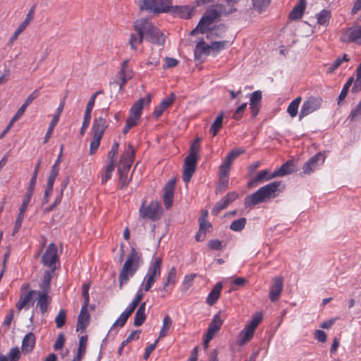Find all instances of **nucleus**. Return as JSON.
Segmentation results:
<instances>
[{
	"mask_svg": "<svg viewBox=\"0 0 361 361\" xmlns=\"http://www.w3.org/2000/svg\"><path fill=\"white\" fill-rule=\"evenodd\" d=\"M215 8H216V10L218 13H219V16L221 17L222 15L228 16L230 15L235 11H236V8L234 7H229L228 8H226V6L224 4H214Z\"/></svg>",
	"mask_w": 361,
	"mask_h": 361,
	"instance_id": "nucleus-52",
	"label": "nucleus"
},
{
	"mask_svg": "<svg viewBox=\"0 0 361 361\" xmlns=\"http://www.w3.org/2000/svg\"><path fill=\"white\" fill-rule=\"evenodd\" d=\"M8 361H18L20 357V353L18 347L13 348L6 356Z\"/></svg>",
	"mask_w": 361,
	"mask_h": 361,
	"instance_id": "nucleus-58",
	"label": "nucleus"
},
{
	"mask_svg": "<svg viewBox=\"0 0 361 361\" xmlns=\"http://www.w3.org/2000/svg\"><path fill=\"white\" fill-rule=\"evenodd\" d=\"M230 166L224 161L219 166V177L229 178Z\"/></svg>",
	"mask_w": 361,
	"mask_h": 361,
	"instance_id": "nucleus-63",
	"label": "nucleus"
},
{
	"mask_svg": "<svg viewBox=\"0 0 361 361\" xmlns=\"http://www.w3.org/2000/svg\"><path fill=\"white\" fill-rule=\"evenodd\" d=\"M129 59H126L123 63L120 71L118 73L117 77H120V81H114L119 85V89L121 90L126 85L128 80L133 77V73L131 68L128 66Z\"/></svg>",
	"mask_w": 361,
	"mask_h": 361,
	"instance_id": "nucleus-13",
	"label": "nucleus"
},
{
	"mask_svg": "<svg viewBox=\"0 0 361 361\" xmlns=\"http://www.w3.org/2000/svg\"><path fill=\"white\" fill-rule=\"evenodd\" d=\"M39 92L38 90H35L25 99L23 105L19 108L23 113H25L27 107L32 104V102L39 97Z\"/></svg>",
	"mask_w": 361,
	"mask_h": 361,
	"instance_id": "nucleus-49",
	"label": "nucleus"
},
{
	"mask_svg": "<svg viewBox=\"0 0 361 361\" xmlns=\"http://www.w3.org/2000/svg\"><path fill=\"white\" fill-rule=\"evenodd\" d=\"M63 107H64V101H63L62 102L60 103L59 106H58V108L56 110L55 114H54V116L52 117V120L51 121V122L49 123V128H48L47 131L44 136V143H47L49 141V140L50 139V137L53 133L54 129L59 120V117H60V115L63 109Z\"/></svg>",
	"mask_w": 361,
	"mask_h": 361,
	"instance_id": "nucleus-21",
	"label": "nucleus"
},
{
	"mask_svg": "<svg viewBox=\"0 0 361 361\" xmlns=\"http://www.w3.org/2000/svg\"><path fill=\"white\" fill-rule=\"evenodd\" d=\"M196 276L197 274H190L185 276L183 281V286L185 290H187L192 286V283Z\"/></svg>",
	"mask_w": 361,
	"mask_h": 361,
	"instance_id": "nucleus-62",
	"label": "nucleus"
},
{
	"mask_svg": "<svg viewBox=\"0 0 361 361\" xmlns=\"http://www.w3.org/2000/svg\"><path fill=\"white\" fill-rule=\"evenodd\" d=\"M219 18V13H218L215 6L212 5L209 6L200 20L198 25L190 32V35H195L197 32H200L202 34L207 33V39H211L213 37H219L216 29L220 30L221 32H225V26L221 24L216 27L209 29V27Z\"/></svg>",
	"mask_w": 361,
	"mask_h": 361,
	"instance_id": "nucleus-1",
	"label": "nucleus"
},
{
	"mask_svg": "<svg viewBox=\"0 0 361 361\" xmlns=\"http://www.w3.org/2000/svg\"><path fill=\"white\" fill-rule=\"evenodd\" d=\"M175 185V179H170L164 186L163 202L166 209H170L173 204Z\"/></svg>",
	"mask_w": 361,
	"mask_h": 361,
	"instance_id": "nucleus-14",
	"label": "nucleus"
},
{
	"mask_svg": "<svg viewBox=\"0 0 361 361\" xmlns=\"http://www.w3.org/2000/svg\"><path fill=\"white\" fill-rule=\"evenodd\" d=\"M135 150L132 145H128V149L121 154L120 161L132 164L135 158Z\"/></svg>",
	"mask_w": 361,
	"mask_h": 361,
	"instance_id": "nucleus-34",
	"label": "nucleus"
},
{
	"mask_svg": "<svg viewBox=\"0 0 361 361\" xmlns=\"http://www.w3.org/2000/svg\"><path fill=\"white\" fill-rule=\"evenodd\" d=\"M66 312L64 310L62 309L59 312L58 314L55 318V323L56 327L59 329L62 328L66 323Z\"/></svg>",
	"mask_w": 361,
	"mask_h": 361,
	"instance_id": "nucleus-53",
	"label": "nucleus"
},
{
	"mask_svg": "<svg viewBox=\"0 0 361 361\" xmlns=\"http://www.w3.org/2000/svg\"><path fill=\"white\" fill-rule=\"evenodd\" d=\"M252 8L259 13H261L269 6L271 0H252Z\"/></svg>",
	"mask_w": 361,
	"mask_h": 361,
	"instance_id": "nucleus-43",
	"label": "nucleus"
},
{
	"mask_svg": "<svg viewBox=\"0 0 361 361\" xmlns=\"http://www.w3.org/2000/svg\"><path fill=\"white\" fill-rule=\"evenodd\" d=\"M87 342V338L86 336H82L80 338L78 355L77 357L74 359L75 361H81L82 357L85 353Z\"/></svg>",
	"mask_w": 361,
	"mask_h": 361,
	"instance_id": "nucleus-41",
	"label": "nucleus"
},
{
	"mask_svg": "<svg viewBox=\"0 0 361 361\" xmlns=\"http://www.w3.org/2000/svg\"><path fill=\"white\" fill-rule=\"evenodd\" d=\"M90 315L88 309L82 307L78 318L77 331H84L89 324Z\"/></svg>",
	"mask_w": 361,
	"mask_h": 361,
	"instance_id": "nucleus-26",
	"label": "nucleus"
},
{
	"mask_svg": "<svg viewBox=\"0 0 361 361\" xmlns=\"http://www.w3.org/2000/svg\"><path fill=\"white\" fill-rule=\"evenodd\" d=\"M176 269L173 267L169 271L168 276L166 278V281L164 283V286L162 288V291H167V287L169 284H173L176 281Z\"/></svg>",
	"mask_w": 361,
	"mask_h": 361,
	"instance_id": "nucleus-48",
	"label": "nucleus"
},
{
	"mask_svg": "<svg viewBox=\"0 0 361 361\" xmlns=\"http://www.w3.org/2000/svg\"><path fill=\"white\" fill-rule=\"evenodd\" d=\"M198 158L197 155L192 154H188L184 161L183 165V180L187 183H188L192 175L194 174Z\"/></svg>",
	"mask_w": 361,
	"mask_h": 361,
	"instance_id": "nucleus-9",
	"label": "nucleus"
},
{
	"mask_svg": "<svg viewBox=\"0 0 361 361\" xmlns=\"http://www.w3.org/2000/svg\"><path fill=\"white\" fill-rule=\"evenodd\" d=\"M324 156L321 152L317 153L305 162L302 166V173L310 174L314 172L324 161Z\"/></svg>",
	"mask_w": 361,
	"mask_h": 361,
	"instance_id": "nucleus-10",
	"label": "nucleus"
},
{
	"mask_svg": "<svg viewBox=\"0 0 361 361\" xmlns=\"http://www.w3.org/2000/svg\"><path fill=\"white\" fill-rule=\"evenodd\" d=\"M245 150L243 148H235L231 151L230 153H228L226 157L224 162L227 163L228 164L231 165V162L236 159L238 157H239L240 154H244Z\"/></svg>",
	"mask_w": 361,
	"mask_h": 361,
	"instance_id": "nucleus-44",
	"label": "nucleus"
},
{
	"mask_svg": "<svg viewBox=\"0 0 361 361\" xmlns=\"http://www.w3.org/2000/svg\"><path fill=\"white\" fill-rule=\"evenodd\" d=\"M265 200H266L259 191V189H258L256 192L245 197V207H250L252 205H256L259 203L263 202Z\"/></svg>",
	"mask_w": 361,
	"mask_h": 361,
	"instance_id": "nucleus-28",
	"label": "nucleus"
},
{
	"mask_svg": "<svg viewBox=\"0 0 361 361\" xmlns=\"http://www.w3.org/2000/svg\"><path fill=\"white\" fill-rule=\"evenodd\" d=\"M115 168V163L109 162L107 166L104 167V174L102 177V183L104 184L111 178L112 173Z\"/></svg>",
	"mask_w": 361,
	"mask_h": 361,
	"instance_id": "nucleus-51",
	"label": "nucleus"
},
{
	"mask_svg": "<svg viewBox=\"0 0 361 361\" xmlns=\"http://www.w3.org/2000/svg\"><path fill=\"white\" fill-rule=\"evenodd\" d=\"M353 82V78L351 77L348 78L346 83L344 85L341 92H340V103L343 101L348 92L349 88L352 85V83Z\"/></svg>",
	"mask_w": 361,
	"mask_h": 361,
	"instance_id": "nucleus-57",
	"label": "nucleus"
},
{
	"mask_svg": "<svg viewBox=\"0 0 361 361\" xmlns=\"http://www.w3.org/2000/svg\"><path fill=\"white\" fill-rule=\"evenodd\" d=\"M341 40L348 42H356L361 44V25L349 27L343 33Z\"/></svg>",
	"mask_w": 361,
	"mask_h": 361,
	"instance_id": "nucleus-16",
	"label": "nucleus"
},
{
	"mask_svg": "<svg viewBox=\"0 0 361 361\" xmlns=\"http://www.w3.org/2000/svg\"><path fill=\"white\" fill-rule=\"evenodd\" d=\"M108 126L109 123L102 116L95 118L91 128L92 135L102 137Z\"/></svg>",
	"mask_w": 361,
	"mask_h": 361,
	"instance_id": "nucleus-19",
	"label": "nucleus"
},
{
	"mask_svg": "<svg viewBox=\"0 0 361 361\" xmlns=\"http://www.w3.org/2000/svg\"><path fill=\"white\" fill-rule=\"evenodd\" d=\"M172 324L173 322L170 316L166 315L163 319V324L159 331V335L158 337L159 339L163 338L168 334L170 329L172 326Z\"/></svg>",
	"mask_w": 361,
	"mask_h": 361,
	"instance_id": "nucleus-37",
	"label": "nucleus"
},
{
	"mask_svg": "<svg viewBox=\"0 0 361 361\" xmlns=\"http://www.w3.org/2000/svg\"><path fill=\"white\" fill-rule=\"evenodd\" d=\"M140 216L142 218H147L153 221L156 220L158 216L157 204L151 202L147 207H145L143 203L140 208Z\"/></svg>",
	"mask_w": 361,
	"mask_h": 361,
	"instance_id": "nucleus-20",
	"label": "nucleus"
},
{
	"mask_svg": "<svg viewBox=\"0 0 361 361\" xmlns=\"http://www.w3.org/2000/svg\"><path fill=\"white\" fill-rule=\"evenodd\" d=\"M102 138V137L92 135V140L90 142V154H93L98 149Z\"/></svg>",
	"mask_w": 361,
	"mask_h": 361,
	"instance_id": "nucleus-59",
	"label": "nucleus"
},
{
	"mask_svg": "<svg viewBox=\"0 0 361 361\" xmlns=\"http://www.w3.org/2000/svg\"><path fill=\"white\" fill-rule=\"evenodd\" d=\"M360 117H361V101L357 105L355 109L351 111L348 118H350L351 121H355L357 120Z\"/></svg>",
	"mask_w": 361,
	"mask_h": 361,
	"instance_id": "nucleus-64",
	"label": "nucleus"
},
{
	"mask_svg": "<svg viewBox=\"0 0 361 361\" xmlns=\"http://www.w3.org/2000/svg\"><path fill=\"white\" fill-rule=\"evenodd\" d=\"M211 50L210 44H207L204 39L202 38L195 46V56L200 58L202 55H209Z\"/></svg>",
	"mask_w": 361,
	"mask_h": 361,
	"instance_id": "nucleus-30",
	"label": "nucleus"
},
{
	"mask_svg": "<svg viewBox=\"0 0 361 361\" xmlns=\"http://www.w3.org/2000/svg\"><path fill=\"white\" fill-rule=\"evenodd\" d=\"M171 6L172 0H142L140 9L158 14L168 12Z\"/></svg>",
	"mask_w": 361,
	"mask_h": 361,
	"instance_id": "nucleus-5",
	"label": "nucleus"
},
{
	"mask_svg": "<svg viewBox=\"0 0 361 361\" xmlns=\"http://www.w3.org/2000/svg\"><path fill=\"white\" fill-rule=\"evenodd\" d=\"M228 42L225 40L219 41V42L215 41V42H212L210 44V47L212 48V51H215L218 52L221 50L226 49L228 45Z\"/></svg>",
	"mask_w": 361,
	"mask_h": 361,
	"instance_id": "nucleus-56",
	"label": "nucleus"
},
{
	"mask_svg": "<svg viewBox=\"0 0 361 361\" xmlns=\"http://www.w3.org/2000/svg\"><path fill=\"white\" fill-rule=\"evenodd\" d=\"M224 319L220 314H216L209 324L207 330L204 335L203 345L204 348H207L209 343L214 338L216 333L221 329L223 324Z\"/></svg>",
	"mask_w": 361,
	"mask_h": 361,
	"instance_id": "nucleus-7",
	"label": "nucleus"
},
{
	"mask_svg": "<svg viewBox=\"0 0 361 361\" xmlns=\"http://www.w3.org/2000/svg\"><path fill=\"white\" fill-rule=\"evenodd\" d=\"M36 338L32 332L27 334L23 339L21 349L23 353H30L35 345Z\"/></svg>",
	"mask_w": 361,
	"mask_h": 361,
	"instance_id": "nucleus-27",
	"label": "nucleus"
},
{
	"mask_svg": "<svg viewBox=\"0 0 361 361\" xmlns=\"http://www.w3.org/2000/svg\"><path fill=\"white\" fill-rule=\"evenodd\" d=\"M136 34H131L129 44L132 49L136 50L137 45L141 44L145 39L143 32H140L139 31H136Z\"/></svg>",
	"mask_w": 361,
	"mask_h": 361,
	"instance_id": "nucleus-39",
	"label": "nucleus"
},
{
	"mask_svg": "<svg viewBox=\"0 0 361 361\" xmlns=\"http://www.w3.org/2000/svg\"><path fill=\"white\" fill-rule=\"evenodd\" d=\"M32 295H24L20 296L18 302L16 304V308L20 311L23 308L29 309L30 305H33L34 302L32 300Z\"/></svg>",
	"mask_w": 361,
	"mask_h": 361,
	"instance_id": "nucleus-36",
	"label": "nucleus"
},
{
	"mask_svg": "<svg viewBox=\"0 0 361 361\" xmlns=\"http://www.w3.org/2000/svg\"><path fill=\"white\" fill-rule=\"evenodd\" d=\"M35 12V8L32 7L27 14L26 15L25 19L20 24L18 28L16 30L15 32L12 35L10 39V43H13L14 41L17 39L18 36L26 29L30 23L33 18V13Z\"/></svg>",
	"mask_w": 361,
	"mask_h": 361,
	"instance_id": "nucleus-22",
	"label": "nucleus"
},
{
	"mask_svg": "<svg viewBox=\"0 0 361 361\" xmlns=\"http://www.w3.org/2000/svg\"><path fill=\"white\" fill-rule=\"evenodd\" d=\"M59 169L56 168V166H52L50 175L47 180V185H49V188H53L54 181L56 180V176H58Z\"/></svg>",
	"mask_w": 361,
	"mask_h": 361,
	"instance_id": "nucleus-60",
	"label": "nucleus"
},
{
	"mask_svg": "<svg viewBox=\"0 0 361 361\" xmlns=\"http://www.w3.org/2000/svg\"><path fill=\"white\" fill-rule=\"evenodd\" d=\"M283 290V278L275 277L273 279L269 293H281Z\"/></svg>",
	"mask_w": 361,
	"mask_h": 361,
	"instance_id": "nucleus-46",
	"label": "nucleus"
},
{
	"mask_svg": "<svg viewBox=\"0 0 361 361\" xmlns=\"http://www.w3.org/2000/svg\"><path fill=\"white\" fill-rule=\"evenodd\" d=\"M151 96L148 94L145 97L138 99L131 107L130 114L140 118L142 111L145 104H149L151 102Z\"/></svg>",
	"mask_w": 361,
	"mask_h": 361,
	"instance_id": "nucleus-25",
	"label": "nucleus"
},
{
	"mask_svg": "<svg viewBox=\"0 0 361 361\" xmlns=\"http://www.w3.org/2000/svg\"><path fill=\"white\" fill-rule=\"evenodd\" d=\"M255 330L250 329L247 325L240 331L238 336V343L240 345H244L250 341L254 336Z\"/></svg>",
	"mask_w": 361,
	"mask_h": 361,
	"instance_id": "nucleus-32",
	"label": "nucleus"
},
{
	"mask_svg": "<svg viewBox=\"0 0 361 361\" xmlns=\"http://www.w3.org/2000/svg\"><path fill=\"white\" fill-rule=\"evenodd\" d=\"M248 283L247 280L243 277H231L224 281V287L228 288V293L240 290Z\"/></svg>",
	"mask_w": 361,
	"mask_h": 361,
	"instance_id": "nucleus-17",
	"label": "nucleus"
},
{
	"mask_svg": "<svg viewBox=\"0 0 361 361\" xmlns=\"http://www.w3.org/2000/svg\"><path fill=\"white\" fill-rule=\"evenodd\" d=\"M301 97H298L295 99H294L288 105L287 109V112L289 114V115L293 118L296 116L298 112V107L301 102Z\"/></svg>",
	"mask_w": 361,
	"mask_h": 361,
	"instance_id": "nucleus-42",
	"label": "nucleus"
},
{
	"mask_svg": "<svg viewBox=\"0 0 361 361\" xmlns=\"http://www.w3.org/2000/svg\"><path fill=\"white\" fill-rule=\"evenodd\" d=\"M146 302H142L135 312L133 324L135 326H141L146 319L145 316Z\"/></svg>",
	"mask_w": 361,
	"mask_h": 361,
	"instance_id": "nucleus-31",
	"label": "nucleus"
},
{
	"mask_svg": "<svg viewBox=\"0 0 361 361\" xmlns=\"http://www.w3.org/2000/svg\"><path fill=\"white\" fill-rule=\"evenodd\" d=\"M176 13L181 18L189 19L192 16L193 8L188 6H177L176 8Z\"/></svg>",
	"mask_w": 361,
	"mask_h": 361,
	"instance_id": "nucleus-40",
	"label": "nucleus"
},
{
	"mask_svg": "<svg viewBox=\"0 0 361 361\" xmlns=\"http://www.w3.org/2000/svg\"><path fill=\"white\" fill-rule=\"evenodd\" d=\"M55 274L53 270H47L41 278L39 286V290H30L27 293H49L51 290V281Z\"/></svg>",
	"mask_w": 361,
	"mask_h": 361,
	"instance_id": "nucleus-12",
	"label": "nucleus"
},
{
	"mask_svg": "<svg viewBox=\"0 0 361 361\" xmlns=\"http://www.w3.org/2000/svg\"><path fill=\"white\" fill-rule=\"evenodd\" d=\"M322 104V99L320 97H310L305 100L300 109L299 113V120L310 115L314 111L318 110Z\"/></svg>",
	"mask_w": 361,
	"mask_h": 361,
	"instance_id": "nucleus-8",
	"label": "nucleus"
},
{
	"mask_svg": "<svg viewBox=\"0 0 361 361\" xmlns=\"http://www.w3.org/2000/svg\"><path fill=\"white\" fill-rule=\"evenodd\" d=\"M296 169L293 160H288L282 164L279 169L274 171V176L282 177L295 171Z\"/></svg>",
	"mask_w": 361,
	"mask_h": 361,
	"instance_id": "nucleus-24",
	"label": "nucleus"
},
{
	"mask_svg": "<svg viewBox=\"0 0 361 361\" xmlns=\"http://www.w3.org/2000/svg\"><path fill=\"white\" fill-rule=\"evenodd\" d=\"M262 319L263 314L261 312H256L252 315L251 319L247 322L246 325L255 331Z\"/></svg>",
	"mask_w": 361,
	"mask_h": 361,
	"instance_id": "nucleus-38",
	"label": "nucleus"
},
{
	"mask_svg": "<svg viewBox=\"0 0 361 361\" xmlns=\"http://www.w3.org/2000/svg\"><path fill=\"white\" fill-rule=\"evenodd\" d=\"M305 7L306 1L299 0V2L293 7V10L289 13V18L293 20L300 19L302 16Z\"/></svg>",
	"mask_w": 361,
	"mask_h": 361,
	"instance_id": "nucleus-29",
	"label": "nucleus"
},
{
	"mask_svg": "<svg viewBox=\"0 0 361 361\" xmlns=\"http://www.w3.org/2000/svg\"><path fill=\"white\" fill-rule=\"evenodd\" d=\"M247 219L245 217L240 218L233 221L231 225L230 228L233 231H242L246 224Z\"/></svg>",
	"mask_w": 361,
	"mask_h": 361,
	"instance_id": "nucleus-50",
	"label": "nucleus"
},
{
	"mask_svg": "<svg viewBox=\"0 0 361 361\" xmlns=\"http://www.w3.org/2000/svg\"><path fill=\"white\" fill-rule=\"evenodd\" d=\"M32 195H33V192H30L28 191L26 192V195L24 197L23 202L19 209V212H20V213H25V211L27 210V205L29 204V203L30 202Z\"/></svg>",
	"mask_w": 361,
	"mask_h": 361,
	"instance_id": "nucleus-61",
	"label": "nucleus"
},
{
	"mask_svg": "<svg viewBox=\"0 0 361 361\" xmlns=\"http://www.w3.org/2000/svg\"><path fill=\"white\" fill-rule=\"evenodd\" d=\"M42 263L49 267V270L56 271L57 266L60 265L56 245L51 243L47 246L46 251L42 257Z\"/></svg>",
	"mask_w": 361,
	"mask_h": 361,
	"instance_id": "nucleus-6",
	"label": "nucleus"
},
{
	"mask_svg": "<svg viewBox=\"0 0 361 361\" xmlns=\"http://www.w3.org/2000/svg\"><path fill=\"white\" fill-rule=\"evenodd\" d=\"M135 30L143 32L145 39L153 44L163 45L165 42L164 34L148 19L142 18L136 20Z\"/></svg>",
	"mask_w": 361,
	"mask_h": 361,
	"instance_id": "nucleus-3",
	"label": "nucleus"
},
{
	"mask_svg": "<svg viewBox=\"0 0 361 361\" xmlns=\"http://www.w3.org/2000/svg\"><path fill=\"white\" fill-rule=\"evenodd\" d=\"M224 117V112L221 111L211 125L209 131L212 133L213 136L216 135L222 128Z\"/></svg>",
	"mask_w": 361,
	"mask_h": 361,
	"instance_id": "nucleus-35",
	"label": "nucleus"
},
{
	"mask_svg": "<svg viewBox=\"0 0 361 361\" xmlns=\"http://www.w3.org/2000/svg\"><path fill=\"white\" fill-rule=\"evenodd\" d=\"M276 178L274 176V172L271 173L269 169H264L259 171L257 175L250 180L247 186L250 188L256 187L259 184Z\"/></svg>",
	"mask_w": 361,
	"mask_h": 361,
	"instance_id": "nucleus-18",
	"label": "nucleus"
},
{
	"mask_svg": "<svg viewBox=\"0 0 361 361\" xmlns=\"http://www.w3.org/2000/svg\"><path fill=\"white\" fill-rule=\"evenodd\" d=\"M330 11L326 9L322 10L317 16V23L321 25H326L330 19Z\"/></svg>",
	"mask_w": 361,
	"mask_h": 361,
	"instance_id": "nucleus-45",
	"label": "nucleus"
},
{
	"mask_svg": "<svg viewBox=\"0 0 361 361\" xmlns=\"http://www.w3.org/2000/svg\"><path fill=\"white\" fill-rule=\"evenodd\" d=\"M281 186V181H274L270 183L263 187H261L259 191L262 192L265 200L276 197L284 188H279Z\"/></svg>",
	"mask_w": 361,
	"mask_h": 361,
	"instance_id": "nucleus-11",
	"label": "nucleus"
},
{
	"mask_svg": "<svg viewBox=\"0 0 361 361\" xmlns=\"http://www.w3.org/2000/svg\"><path fill=\"white\" fill-rule=\"evenodd\" d=\"M175 95L173 93H171V95L168 97H165L161 102L154 108L153 111V116L154 118H159L164 113V111L167 109L174 102Z\"/></svg>",
	"mask_w": 361,
	"mask_h": 361,
	"instance_id": "nucleus-23",
	"label": "nucleus"
},
{
	"mask_svg": "<svg viewBox=\"0 0 361 361\" xmlns=\"http://www.w3.org/2000/svg\"><path fill=\"white\" fill-rule=\"evenodd\" d=\"M162 259L161 257H153L149 263L147 274L137 293L150 290L156 280L157 276H160Z\"/></svg>",
	"mask_w": 361,
	"mask_h": 361,
	"instance_id": "nucleus-4",
	"label": "nucleus"
},
{
	"mask_svg": "<svg viewBox=\"0 0 361 361\" xmlns=\"http://www.w3.org/2000/svg\"><path fill=\"white\" fill-rule=\"evenodd\" d=\"M119 144L118 142H114L111 146V150L107 154V158L109 162L115 163V157L118 152Z\"/></svg>",
	"mask_w": 361,
	"mask_h": 361,
	"instance_id": "nucleus-55",
	"label": "nucleus"
},
{
	"mask_svg": "<svg viewBox=\"0 0 361 361\" xmlns=\"http://www.w3.org/2000/svg\"><path fill=\"white\" fill-rule=\"evenodd\" d=\"M143 264L142 253L138 252L135 247L130 248V252L128 255L119 274L118 279L120 286L126 284L133 277L140 267Z\"/></svg>",
	"mask_w": 361,
	"mask_h": 361,
	"instance_id": "nucleus-2",
	"label": "nucleus"
},
{
	"mask_svg": "<svg viewBox=\"0 0 361 361\" xmlns=\"http://www.w3.org/2000/svg\"><path fill=\"white\" fill-rule=\"evenodd\" d=\"M23 112L18 109L16 114L13 116V118L9 121L8 124L4 130V131L0 134V139L3 138L5 135L10 130L11 128L13 126V123L17 121L23 115Z\"/></svg>",
	"mask_w": 361,
	"mask_h": 361,
	"instance_id": "nucleus-47",
	"label": "nucleus"
},
{
	"mask_svg": "<svg viewBox=\"0 0 361 361\" xmlns=\"http://www.w3.org/2000/svg\"><path fill=\"white\" fill-rule=\"evenodd\" d=\"M262 92L256 90L250 94V106L260 105L262 101Z\"/></svg>",
	"mask_w": 361,
	"mask_h": 361,
	"instance_id": "nucleus-54",
	"label": "nucleus"
},
{
	"mask_svg": "<svg viewBox=\"0 0 361 361\" xmlns=\"http://www.w3.org/2000/svg\"><path fill=\"white\" fill-rule=\"evenodd\" d=\"M51 301V298L49 295H39L37 307H38L40 310V312L44 314L47 312L48 310V306Z\"/></svg>",
	"mask_w": 361,
	"mask_h": 361,
	"instance_id": "nucleus-33",
	"label": "nucleus"
},
{
	"mask_svg": "<svg viewBox=\"0 0 361 361\" xmlns=\"http://www.w3.org/2000/svg\"><path fill=\"white\" fill-rule=\"evenodd\" d=\"M238 197V194L235 192H230L223 198H221L214 207L212 214L217 215L220 211L226 209L232 202Z\"/></svg>",
	"mask_w": 361,
	"mask_h": 361,
	"instance_id": "nucleus-15",
	"label": "nucleus"
}]
</instances>
